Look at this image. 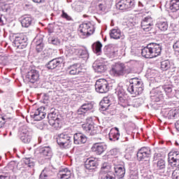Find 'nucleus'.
Segmentation results:
<instances>
[{
	"label": "nucleus",
	"instance_id": "4be33fe9",
	"mask_svg": "<svg viewBox=\"0 0 179 179\" xmlns=\"http://www.w3.org/2000/svg\"><path fill=\"white\" fill-rule=\"evenodd\" d=\"M82 128L86 134H89V135H91V136H94V135H96L98 132L97 127H95L94 125L92 123L83 124L82 125Z\"/></svg>",
	"mask_w": 179,
	"mask_h": 179
},
{
	"label": "nucleus",
	"instance_id": "58836bf2",
	"mask_svg": "<svg viewBox=\"0 0 179 179\" xmlns=\"http://www.w3.org/2000/svg\"><path fill=\"white\" fill-rule=\"evenodd\" d=\"M158 29L161 31H166L169 29V24H167L166 19L164 18L158 22Z\"/></svg>",
	"mask_w": 179,
	"mask_h": 179
},
{
	"label": "nucleus",
	"instance_id": "412c9836",
	"mask_svg": "<svg viewBox=\"0 0 179 179\" xmlns=\"http://www.w3.org/2000/svg\"><path fill=\"white\" fill-rule=\"evenodd\" d=\"M92 68L97 73H103L107 71V66L100 60L95 61L92 64Z\"/></svg>",
	"mask_w": 179,
	"mask_h": 179
},
{
	"label": "nucleus",
	"instance_id": "a878e982",
	"mask_svg": "<svg viewBox=\"0 0 179 179\" xmlns=\"http://www.w3.org/2000/svg\"><path fill=\"white\" fill-rule=\"evenodd\" d=\"M66 72L69 75H79L81 72L80 64H74L67 67Z\"/></svg>",
	"mask_w": 179,
	"mask_h": 179
},
{
	"label": "nucleus",
	"instance_id": "680f3d73",
	"mask_svg": "<svg viewBox=\"0 0 179 179\" xmlns=\"http://www.w3.org/2000/svg\"><path fill=\"white\" fill-rule=\"evenodd\" d=\"M0 179H10V175L7 173L6 175H0Z\"/></svg>",
	"mask_w": 179,
	"mask_h": 179
},
{
	"label": "nucleus",
	"instance_id": "e433bc0d",
	"mask_svg": "<svg viewBox=\"0 0 179 179\" xmlns=\"http://www.w3.org/2000/svg\"><path fill=\"white\" fill-rule=\"evenodd\" d=\"M49 124L55 129H59L61 127H62V118L58 117L57 119H55L54 120H50L49 121Z\"/></svg>",
	"mask_w": 179,
	"mask_h": 179
},
{
	"label": "nucleus",
	"instance_id": "5fc2aeb1",
	"mask_svg": "<svg viewBox=\"0 0 179 179\" xmlns=\"http://www.w3.org/2000/svg\"><path fill=\"white\" fill-rule=\"evenodd\" d=\"M133 103H134L133 104L134 107H136V108L141 107V99H134V100L133 101Z\"/></svg>",
	"mask_w": 179,
	"mask_h": 179
},
{
	"label": "nucleus",
	"instance_id": "1a4fd4ad",
	"mask_svg": "<svg viewBox=\"0 0 179 179\" xmlns=\"http://www.w3.org/2000/svg\"><path fill=\"white\" fill-rule=\"evenodd\" d=\"M115 6L120 10H132L135 8V0H117Z\"/></svg>",
	"mask_w": 179,
	"mask_h": 179
},
{
	"label": "nucleus",
	"instance_id": "79ce46f5",
	"mask_svg": "<svg viewBox=\"0 0 179 179\" xmlns=\"http://www.w3.org/2000/svg\"><path fill=\"white\" fill-rule=\"evenodd\" d=\"M150 99L152 100V106L157 103V88H153L150 92Z\"/></svg>",
	"mask_w": 179,
	"mask_h": 179
},
{
	"label": "nucleus",
	"instance_id": "a19ab883",
	"mask_svg": "<svg viewBox=\"0 0 179 179\" xmlns=\"http://www.w3.org/2000/svg\"><path fill=\"white\" fill-rule=\"evenodd\" d=\"M51 176H52V171L45 169L40 174L39 179H50Z\"/></svg>",
	"mask_w": 179,
	"mask_h": 179
},
{
	"label": "nucleus",
	"instance_id": "4c0bfd02",
	"mask_svg": "<svg viewBox=\"0 0 179 179\" xmlns=\"http://www.w3.org/2000/svg\"><path fill=\"white\" fill-rule=\"evenodd\" d=\"M101 47H103L101 43L97 41L92 45V51L96 54V55H100V54H101Z\"/></svg>",
	"mask_w": 179,
	"mask_h": 179
},
{
	"label": "nucleus",
	"instance_id": "6ab92c4d",
	"mask_svg": "<svg viewBox=\"0 0 179 179\" xmlns=\"http://www.w3.org/2000/svg\"><path fill=\"white\" fill-rule=\"evenodd\" d=\"M161 114L165 118H168L169 120H174L177 118L178 111L176 109L165 108L162 110Z\"/></svg>",
	"mask_w": 179,
	"mask_h": 179
},
{
	"label": "nucleus",
	"instance_id": "6e6552de",
	"mask_svg": "<svg viewBox=\"0 0 179 179\" xmlns=\"http://www.w3.org/2000/svg\"><path fill=\"white\" fill-rule=\"evenodd\" d=\"M13 44L17 48L23 50L27 47V36L24 34H16L13 36Z\"/></svg>",
	"mask_w": 179,
	"mask_h": 179
},
{
	"label": "nucleus",
	"instance_id": "a211bd4d",
	"mask_svg": "<svg viewBox=\"0 0 179 179\" xmlns=\"http://www.w3.org/2000/svg\"><path fill=\"white\" fill-rule=\"evenodd\" d=\"M152 155V151L149 147H143L137 152V159L140 162L145 160V159H148Z\"/></svg>",
	"mask_w": 179,
	"mask_h": 179
},
{
	"label": "nucleus",
	"instance_id": "e2e57ef3",
	"mask_svg": "<svg viewBox=\"0 0 179 179\" xmlns=\"http://www.w3.org/2000/svg\"><path fill=\"white\" fill-rule=\"evenodd\" d=\"M158 48H157V56L159 57V55H160L162 54V50H163V48L162 47V45H160V44H158Z\"/></svg>",
	"mask_w": 179,
	"mask_h": 179
},
{
	"label": "nucleus",
	"instance_id": "aec40b11",
	"mask_svg": "<svg viewBox=\"0 0 179 179\" xmlns=\"http://www.w3.org/2000/svg\"><path fill=\"white\" fill-rule=\"evenodd\" d=\"M91 149L96 155H100L107 150V145L103 143H96Z\"/></svg>",
	"mask_w": 179,
	"mask_h": 179
},
{
	"label": "nucleus",
	"instance_id": "774afa93",
	"mask_svg": "<svg viewBox=\"0 0 179 179\" xmlns=\"http://www.w3.org/2000/svg\"><path fill=\"white\" fill-rule=\"evenodd\" d=\"M175 127L176 128L177 131H179V121H177L175 123Z\"/></svg>",
	"mask_w": 179,
	"mask_h": 179
},
{
	"label": "nucleus",
	"instance_id": "4468645a",
	"mask_svg": "<svg viewBox=\"0 0 179 179\" xmlns=\"http://www.w3.org/2000/svg\"><path fill=\"white\" fill-rule=\"evenodd\" d=\"M160 157L158 158L157 161V173L160 176H166L164 173L166 172V161L164 160V157H166L165 150L164 149L160 154Z\"/></svg>",
	"mask_w": 179,
	"mask_h": 179
},
{
	"label": "nucleus",
	"instance_id": "5701e85b",
	"mask_svg": "<svg viewBox=\"0 0 179 179\" xmlns=\"http://www.w3.org/2000/svg\"><path fill=\"white\" fill-rule=\"evenodd\" d=\"M153 26V21L151 17H145L141 21V29L144 31H150L152 30V27Z\"/></svg>",
	"mask_w": 179,
	"mask_h": 179
},
{
	"label": "nucleus",
	"instance_id": "20e7f679",
	"mask_svg": "<svg viewBox=\"0 0 179 179\" xmlns=\"http://www.w3.org/2000/svg\"><path fill=\"white\" fill-rule=\"evenodd\" d=\"M110 73L113 76H124L131 73V69L122 63H116L110 69Z\"/></svg>",
	"mask_w": 179,
	"mask_h": 179
},
{
	"label": "nucleus",
	"instance_id": "c03bdc74",
	"mask_svg": "<svg viewBox=\"0 0 179 179\" xmlns=\"http://www.w3.org/2000/svg\"><path fill=\"white\" fill-rule=\"evenodd\" d=\"M171 68V64L169 60H164L161 62V69L162 71H169Z\"/></svg>",
	"mask_w": 179,
	"mask_h": 179
},
{
	"label": "nucleus",
	"instance_id": "393cba45",
	"mask_svg": "<svg viewBox=\"0 0 179 179\" xmlns=\"http://www.w3.org/2000/svg\"><path fill=\"white\" fill-rule=\"evenodd\" d=\"M75 145H83L87 142V137L82 133H76L73 136Z\"/></svg>",
	"mask_w": 179,
	"mask_h": 179
},
{
	"label": "nucleus",
	"instance_id": "f257e3e1",
	"mask_svg": "<svg viewBox=\"0 0 179 179\" xmlns=\"http://www.w3.org/2000/svg\"><path fill=\"white\" fill-rule=\"evenodd\" d=\"M129 85L127 90L133 97L140 96L143 92V82L138 78H134L129 80Z\"/></svg>",
	"mask_w": 179,
	"mask_h": 179
},
{
	"label": "nucleus",
	"instance_id": "0eeeda50",
	"mask_svg": "<svg viewBox=\"0 0 179 179\" xmlns=\"http://www.w3.org/2000/svg\"><path fill=\"white\" fill-rule=\"evenodd\" d=\"M113 163L115 166L114 170L115 177L118 179L125 177V167L123 165L124 162H118V158L115 157L113 159Z\"/></svg>",
	"mask_w": 179,
	"mask_h": 179
},
{
	"label": "nucleus",
	"instance_id": "de8ad7c7",
	"mask_svg": "<svg viewBox=\"0 0 179 179\" xmlns=\"http://www.w3.org/2000/svg\"><path fill=\"white\" fill-rule=\"evenodd\" d=\"M141 179H152L150 175L148 174L146 170L143 169L141 171Z\"/></svg>",
	"mask_w": 179,
	"mask_h": 179
},
{
	"label": "nucleus",
	"instance_id": "f3484780",
	"mask_svg": "<svg viewBox=\"0 0 179 179\" xmlns=\"http://www.w3.org/2000/svg\"><path fill=\"white\" fill-rule=\"evenodd\" d=\"M45 115H47V113H45V108L43 106L37 108L35 112L31 114V117L34 121H41V120L45 118Z\"/></svg>",
	"mask_w": 179,
	"mask_h": 179
},
{
	"label": "nucleus",
	"instance_id": "dca6fc26",
	"mask_svg": "<svg viewBox=\"0 0 179 179\" xmlns=\"http://www.w3.org/2000/svg\"><path fill=\"white\" fill-rule=\"evenodd\" d=\"M64 64V57H57L48 62L46 64V68L52 71L53 69H59Z\"/></svg>",
	"mask_w": 179,
	"mask_h": 179
},
{
	"label": "nucleus",
	"instance_id": "49530a36",
	"mask_svg": "<svg viewBox=\"0 0 179 179\" xmlns=\"http://www.w3.org/2000/svg\"><path fill=\"white\" fill-rule=\"evenodd\" d=\"M0 8L3 12H9L10 10V6L9 4H6L5 3H1L0 1Z\"/></svg>",
	"mask_w": 179,
	"mask_h": 179
},
{
	"label": "nucleus",
	"instance_id": "7ed1b4c3",
	"mask_svg": "<svg viewBox=\"0 0 179 179\" xmlns=\"http://www.w3.org/2000/svg\"><path fill=\"white\" fill-rule=\"evenodd\" d=\"M168 162L172 167H177L172 173L173 179H179V153L178 151L170 152L168 154Z\"/></svg>",
	"mask_w": 179,
	"mask_h": 179
},
{
	"label": "nucleus",
	"instance_id": "f704fd0d",
	"mask_svg": "<svg viewBox=\"0 0 179 179\" xmlns=\"http://www.w3.org/2000/svg\"><path fill=\"white\" fill-rule=\"evenodd\" d=\"M98 1L97 11L100 15H104L106 13V9H107V4L104 0H95Z\"/></svg>",
	"mask_w": 179,
	"mask_h": 179
},
{
	"label": "nucleus",
	"instance_id": "ddd939ff",
	"mask_svg": "<svg viewBox=\"0 0 179 179\" xmlns=\"http://www.w3.org/2000/svg\"><path fill=\"white\" fill-rule=\"evenodd\" d=\"M25 79L30 83H36L40 80V73L36 69H30L26 73Z\"/></svg>",
	"mask_w": 179,
	"mask_h": 179
},
{
	"label": "nucleus",
	"instance_id": "69168bd1",
	"mask_svg": "<svg viewBox=\"0 0 179 179\" xmlns=\"http://www.w3.org/2000/svg\"><path fill=\"white\" fill-rule=\"evenodd\" d=\"M0 26H5V21L2 19V15H0Z\"/></svg>",
	"mask_w": 179,
	"mask_h": 179
},
{
	"label": "nucleus",
	"instance_id": "cd10ccee",
	"mask_svg": "<svg viewBox=\"0 0 179 179\" xmlns=\"http://www.w3.org/2000/svg\"><path fill=\"white\" fill-rule=\"evenodd\" d=\"M159 89H163L168 97L170 99L176 96V90H173V85L171 84L164 85L163 86H159Z\"/></svg>",
	"mask_w": 179,
	"mask_h": 179
},
{
	"label": "nucleus",
	"instance_id": "3c124183",
	"mask_svg": "<svg viewBox=\"0 0 179 179\" xmlns=\"http://www.w3.org/2000/svg\"><path fill=\"white\" fill-rule=\"evenodd\" d=\"M63 19H66V20H68L69 22H70L71 20H72V17L71 16H69V15H68V13H65L64 10L62 11V15H61Z\"/></svg>",
	"mask_w": 179,
	"mask_h": 179
},
{
	"label": "nucleus",
	"instance_id": "473e14b6",
	"mask_svg": "<svg viewBox=\"0 0 179 179\" xmlns=\"http://www.w3.org/2000/svg\"><path fill=\"white\" fill-rule=\"evenodd\" d=\"M39 153L41 156L43 157H51L52 156V151L51 148L48 146L42 147L39 149Z\"/></svg>",
	"mask_w": 179,
	"mask_h": 179
},
{
	"label": "nucleus",
	"instance_id": "bb28decb",
	"mask_svg": "<svg viewBox=\"0 0 179 179\" xmlns=\"http://www.w3.org/2000/svg\"><path fill=\"white\" fill-rule=\"evenodd\" d=\"M85 167L90 171H93L97 169V161L94 158H88L85 162Z\"/></svg>",
	"mask_w": 179,
	"mask_h": 179
},
{
	"label": "nucleus",
	"instance_id": "9d476101",
	"mask_svg": "<svg viewBox=\"0 0 179 179\" xmlns=\"http://www.w3.org/2000/svg\"><path fill=\"white\" fill-rule=\"evenodd\" d=\"M20 139L23 143H30L31 142V130L27 125L20 128Z\"/></svg>",
	"mask_w": 179,
	"mask_h": 179
},
{
	"label": "nucleus",
	"instance_id": "423d86ee",
	"mask_svg": "<svg viewBox=\"0 0 179 179\" xmlns=\"http://www.w3.org/2000/svg\"><path fill=\"white\" fill-rule=\"evenodd\" d=\"M115 93L118 97V104L121 106V107H123V108H127V107H129V106H131L127 99L128 95H127V94L125 93V90H124V88L118 87L116 89Z\"/></svg>",
	"mask_w": 179,
	"mask_h": 179
},
{
	"label": "nucleus",
	"instance_id": "ea45409f",
	"mask_svg": "<svg viewBox=\"0 0 179 179\" xmlns=\"http://www.w3.org/2000/svg\"><path fill=\"white\" fill-rule=\"evenodd\" d=\"M169 9L171 12L179 10V0H171L170 1Z\"/></svg>",
	"mask_w": 179,
	"mask_h": 179
},
{
	"label": "nucleus",
	"instance_id": "c9c22d12",
	"mask_svg": "<svg viewBox=\"0 0 179 179\" xmlns=\"http://www.w3.org/2000/svg\"><path fill=\"white\" fill-rule=\"evenodd\" d=\"M122 36V34L120 29H113L110 31V38H113V40H120Z\"/></svg>",
	"mask_w": 179,
	"mask_h": 179
},
{
	"label": "nucleus",
	"instance_id": "c756f323",
	"mask_svg": "<svg viewBox=\"0 0 179 179\" xmlns=\"http://www.w3.org/2000/svg\"><path fill=\"white\" fill-rule=\"evenodd\" d=\"M72 176V173L71 172V170H69L68 168L62 169L61 171H59L57 177L58 179H69L71 178Z\"/></svg>",
	"mask_w": 179,
	"mask_h": 179
},
{
	"label": "nucleus",
	"instance_id": "6e6d98bb",
	"mask_svg": "<svg viewBox=\"0 0 179 179\" xmlns=\"http://www.w3.org/2000/svg\"><path fill=\"white\" fill-rule=\"evenodd\" d=\"M5 121H6V118L4 116L0 115V128L5 125Z\"/></svg>",
	"mask_w": 179,
	"mask_h": 179
},
{
	"label": "nucleus",
	"instance_id": "338daca9",
	"mask_svg": "<svg viewBox=\"0 0 179 179\" xmlns=\"http://www.w3.org/2000/svg\"><path fill=\"white\" fill-rule=\"evenodd\" d=\"M159 101L160 102L159 103H158V106H160V104H162V103H164V98H163V96H161L160 99L158 100V103Z\"/></svg>",
	"mask_w": 179,
	"mask_h": 179
},
{
	"label": "nucleus",
	"instance_id": "c85d7f7f",
	"mask_svg": "<svg viewBox=\"0 0 179 179\" xmlns=\"http://www.w3.org/2000/svg\"><path fill=\"white\" fill-rule=\"evenodd\" d=\"M21 24L22 27H30L33 24V17L30 15H24L21 17Z\"/></svg>",
	"mask_w": 179,
	"mask_h": 179
},
{
	"label": "nucleus",
	"instance_id": "2eb2a0df",
	"mask_svg": "<svg viewBox=\"0 0 179 179\" xmlns=\"http://www.w3.org/2000/svg\"><path fill=\"white\" fill-rule=\"evenodd\" d=\"M94 107V103L92 101H85L81 105V106L78 109L77 114L78 115H83L85 117L86 113L92 111V109Z\"/></svg>",
	"mask_w": 179,
	"mask_h": 179
},
{
	"label": "nucleus",
	"instance_id": "0e129e2a",
	"mask_svg": "<svg viewBox=\"0 0 179 179\" xmlns=\"http://www.w3.org/2000/svg\"><path fill=\"white\" fill-rule=\"evenodd\" d=\"M157 162V154L155 153L154 155V159H153L154 166H157V162Z\"/></svg>",
	"mask_w": 179,
	"mask_h": 179
},
{
	"label": "nucleus",
	"instance_id": "a18cd8bd",
	"mask_svg": "<svg viewBox=\"0 0 179 179\" xmlns=\"http://www.w3.org/2000/svg\"><path fill=\"white\" fill-rule=\"evenodd\" d=\"M24 163L27 167H34V159L33 158H24Z\"/></svg>",
	"mask_w": 179,
	"mask_h": 179
},
{
	"label": "nucleus",
	"instance_id": "f03ea898",
	"mask_svg": "<svg viewBox=\"0 0 179 179\" xmlns=\"http://www.w3.org/2000/svg\"><path fill=\"white\" fill-rule=\"evenodd\" d=\"M57 143L61 149H69L72 146V134L63 132L57 135Z\"/></svg>",
	"mask_w": 179,
	"mask_h": 179
},
{
	"label": "nucleus",
	"instance_id": "052dcab7",
	"mask_svg": "<svg viewBox=\"0 0 179 179\" xmlns=\"http://www.w3.org/2000/svg\"><path fill=\"white\" fill-rule=\"evenodd\" d=\"M8 166L9 169H15V167L16 166V162H15L14 161H11Z\"/></svg>",
	"mask_w": 179,
	"mask_h": 179
},
{
	"label": "nucleus",
	"instance_id": "9b49d317",
	"mask_svg": "<svg viewBox=\"0 0 179 179\" xmlns=\"http://www.w3.org/2000/svg\"><path fill=\"white\" fill-rule=\"evenodd\" d=\"M95 90L97 93H107L110 90L108 81L106 79H99L95 83Z\"/></svg>",
	"mask_w": 179,
	"mask_h": 179
},
{
	"label": "nucleus",
	"instance_id": "37998d69",
	"mask_svg": "<svg viewBox=\"0 0 179 179\" xmlns=\"http://www.w3.org/2000/svg\"><path fill=\"white\" fill-rule=\"evenodd\" d=\"M79 58H89V52L86 49L78 48V53L76 55Z\"/></svg>",
	"mask_w": 179,
	"mask_h": 179
},
{
	"label": "nucleus",
	"instance_id": "39448f33",
	"mask_svg": "<svg viewBox=\"0 0 179 179\" xmlns=\"http://www.w3.org/2000/svg\"><path fill=\"white\" fill-rule=\"evenodd\" d=\"M78 31L80 38H86L94 33V26L90 22L83 23L80 24Z\"/></svg>",
	"mask_w": 179,
	"mask_h": 179
},
{
	"label": "nucleus",
	"instance_id": "09e8293b",
	"mask_svg": "<svg viewBox=\"0 0 179 179\" xmlns=\"http://www.w3.org/2000/svg\"><path fill=\"white\" fill-rule=\"evenodd\" d=\"M110 169L111 168L110 167V165H108L107 164H103L101 168V173H110Z\"/></svg>",
	"mask_w": 179,
	"mask_h": 179
},
{
	"label": "nucleus",
	"instance_id": "b1692460",
	"mask_svg": "<svg viewBox=\"0 0 179 179\" xmlns=\"http://www.w3.org/2000/svg\"><path fill=\"white\" fill-rule=\"evenodd\" d=\"M79 50L76 46H73L72 45H66L65 47L64 54L66 57H76L78 54Z\"/></svg>",
	"mask_w": 179,
	"mask_h": 179
},
{
	"label": "nucleus",
	"instance_id": "8fccbe9b",
	"mask_svg": "<svg viewBox=\"0 0 179 179\" xmlns=\"http://www.w3.org/2000/svg\"><path fill=\"white\" fill-rule=\"evenodd\" d=\"M48 41L50 44H53V45H58L59 44V41L55 37H50Z\"/></svg>",
	"mask_w": 179,
	"mask_h": 179
},
{
	"label": "nucleus",
	"instance_id": "72a5a7b5",
	"mask_svg": "<svg viewBox=\"0 0 179 179\" xmlns=\"http://www.w3.org/2000/svg\"><path fill=\"white\" fill-rule=\"evenodd\" d=\"M61 115L58 113V110L55 108H52L50 110V112L48 114V122L50 121H54L55 120H57V118H60Z\"/></svg>",
	"mask_w": 179,
	"mask_h": 179
},
{
	"label": "nucleus",
	"instance_id": "2f4dec72",
	"mask_svg": "<svg viewBox=\"0 0 179 179\" xmlns=\"http://www.w3.org/2000/svg\"><path fill=\"white\" fill-rule=\"evenodd\" d=\"M110 107V99L108 97H103V99L99 103L100 111H106Z\"/></svg>",
	"mask_w": 179,
	"mask_h": 179
},
{
	"label": "nucleus",
	"instance_id": "864d4df0",
	"mask_svg": "<svg viewBox=\"0 0 179 179\" xmlns=\"http://www.w3.org/2000/svg\"><path fill=\"white\" fill-rule=\"evenodd\" d=\"M43 37L37 38L36 41V46L44 45Z\"/></svg>",
	"mask_w": 179,
	"mask_h": 179
},
{
	"label": "nucleus",
	"instance_id": "7c9ffc66",
	"mask_svg": "<svg viewBox=\"0 0 179 179\" xmlns=\"http://www.w3.org/2000/svg\"><path fill=\"white\" fill-rule=\"evenodd\" d=\"M108 135L109 139L113 142H115V141H118V139H120V130L117 127L111 129Z\"/></svg>",
	"mask_w": 179,
	"mask_h": 179
},
{
	"label": "nucleus",
	"instance_id": "13d9d810",
	"mask_svg": "<svg viewBox=\"0 0 179 179\" xmlns=\"http://www.w3.org/2000/svg\"><path fill=\"white\" fill-rule=\"evenodd\" d=\"M130 178L138 179V171H135L134 172H131L130 175Z\"/></svg>",
	"mask_w": 179,
	"mask_h": 179
},
{
	"label": "nucleus",
	"instance_id": "bf43d9fd",
	"mask_svg": "<svg viewBox=\"0 0 179 179\" xmlns=\"http://www.w3.org/2000/svg\"><path fill=\"white\" fill-rule=\"evenodd\" d=\"M43 50H44V45L36 46V50L37 51V52H41Z\"/></svg>",
	"mask_w": 179,
	"mask_h": 179
},
{
	"label": "nucleus",
	"instance_id": "603ef678",
	"mask_svg": "<svg viewBox=\"0 0 179 179\" xmlns=\"http://www.w3.org/2000/svg\"><path fill=\"white\" fill-rule=\"evenodd\" d=\"M109 155L111 156H117V155H120V150L113 148L109 151Z\"/></svg>",
	"mask_w": 179,
	"mask_h": 179
},
{
	"label": "nucleus",
	"instance_id": "4d7b16f0",
	"mask_svg": "<svg viewBox=\"0 0 179 179\" xmlns=\"http://www.w3.org/2000/svg\"><path fill=\"white\" fill-rule=\"evenodd\" d=\"M173 50H175V51H177L178 52H179V40L177 41L173 45Z\"/></svg>",
	"mask_w": 179,
	"mask_h": 179
},
{
	"label": "nucleus",
	"instance_id": "f8f14e48",
	"mask_svg": "<svg viewBox=\"0 0 179 179\" xmlns=\"http://www.w3.org/2000/svg\"><path fill=\"white\" fill-rule=\"evenodd\" d=\"M157 45L156 43H150L147 45V47L144 48L141 50V55L144 57V58H155L157 57L156 55V48L152 47V45Z\"/></svg>",
	"mask_w": 179,
	"mask_h": 179
}]
</instances>
